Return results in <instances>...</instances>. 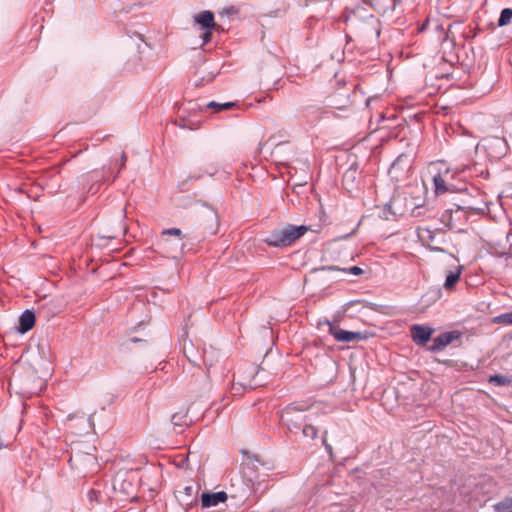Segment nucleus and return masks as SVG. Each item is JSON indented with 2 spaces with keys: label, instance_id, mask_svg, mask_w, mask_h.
<instances>
[{
  "label": "nucleus",
  "instance_id": "obj_6",
  "mask_svg": "<svg viewBox=\"0 0 512 512\" xmlns=\"http://www.w3.org/2000/svg\"><path fill=\"white\" fill-rule=\"evenodd\" d=\"M319 329H327L328 333L333 335L339 342H352L357 339H362L361 333L340 329L332 325L329 321L320 322Z\"/></svg>",
  "mask_w": 512,
  "mask_h": 512
},
{
  "label": "nucleus",
  "instance_id": "obj_27",
  "mask_svg": "<svg viewBox=\"0 0 512 512\" xmlns=\"http://www.w3.org/2000/svg\"><path fill=\"white\" fill-rule=\"evenodd\" d=\"M232 106H234V103H232V102H227V103H223V104H219V103H216V102H210L208 104V107L215 108L217 111L218 110H222V109H227V108H230Z\"/></svg>",
  "mask_w": 512,
  "mask_h": 512
},
{
  "label": "nucleus",
  "instance_id": "obj_2",
  "mask_svg": "<svg viewBox=\"0 0 512 512\" xmlns=\"http://www.w3.org/2000/svg\"><path fill=\"white\" fill-rule=\"evenodd\" d=\"M184 235L179 228H169L161 232L160 246L167 255L181 253L185 247Z\"/></svg>",
  "mask_w": 512,
  "mask_h": 512
},
{
  "label": "nucleus",
  "instance_id": "obj_30",
  "mask_svg": "<svg viewBox=\"0 0 512 512\" xmlns=\"http://www.w3.org/2000/svg\"><path fill=\"white\" fill-rule=\"evenodd\" d=\"M126 160H127V156H126V154L124 152H122L120 154L119 159H118V163H119L120 169L125 166Z\"/></svg>",
  "mask_w": 512,
  "mask_h": 512
},
{
  "label": "nucleus",
  "instance_id": "obj_29",
  "mask_svg": "<svg viewBox=\"0 0 512 512\" xmlns=\"http://www.w3.org/2000/svg\"><path fill=\"white\" fill-rule=\"evenodd\" d=\"M206 218L208 220L212 221L213 224H215V226L218 225L217 215H216V213L213 210H207L206 211Z\"/></svg>",
  "mask_w": 512,
  "mask_h": 512
},
{
  "label": "nucleus",
  "instance_id": "obj_4",
  "mask_svg": "<svg viewBox=\"0 0 512 512\" xmlns=\"http://www.w3.org/2000/svg\"><path fill=\"white\" fill-rule=\"evenodd\" d=\"M483 148L490 157L492 158H501L506 153V142L504 139L499 137H490L483 139L478 145L476 149Z\"/></svg>",
  "mask_w": 512,
  "mask_h": 512
},
{
  "label": "nucleus",
  "instance_id": "obj_10",
  "mask_svg": "<svg viewBox=\"0 0 512 512\" xmlns=\"http://www.w3.org/2000/svg\"><path fill=\"white\" fill-rule=\"evenodd\" d=\"M431 171L433 172V183H434V190L437 195L443 194L449 190L448 186L446 185L447 177L450 174V169L448 167H445L444 169L437 168L436 165L431 167Z\"/></svg>",
  "mask_w": 512,
  "mask_h": 512
},
{
  "label": "nucleus",
  "instance_id": "obj_1",
  "mask_svg": "<svg viewBox=\"0 0 512 512\" xmlns=\"http://www.w3.org/2000/svg\"><path fill=\"white\" fill-rule=\"evenodd\" d=\"M322 414H325V409L321 404L292 403L282 411L281 420L292 430L299 428L302 421H316Z\"/></svg>",
  "mask_w": 512,
  "mask_h": 512
},
{
  "label": "nucleus",
  "instance_id": "obj_32",
  "mask_svg": "<svg viewBox=\"0 0 512 512\" xmlns=\"http://www.w3.org/2000/svg\"><path fill=\"white\" fill-rule=\"evenodd\" d=\"M326 435H327V432H324V435H323V445L325 446V449L330 453L332 454V447L330 444L327 443V440H326Z\"/></svg>",
  "mask_w": 512,
  "mask_h": 512
},
{
  "label": "nucleus",
  "instance_id": "obj_20",
  "mask_svg": "<svg viewBox=\"0 0 512 512\" xmlns=\"http://www.w3.org/2000/svg\"><path fill=\"white\" fill-rule=\"evenodd\" d=\"M192 494L193 488L191 486H187L183 489V491L178 492L177 498L181 503L185 505H190L193 502V500H189L188 498L191 497Z\"/></svg>",
  "mask_w": 512,
  "mask_h": 512
},
{
  "label": "nucleus",
  "instance_id": "obj_18",
  "mask_svg": "<svg viewBox=\"0 0 512 512\" xmlns=\"http://www.w3.org/2000/svg\"><path fill=\"white\" fill-rule=\"evenodd\" d=\"M453 340L451 334H442L434 340V350H439L450 344Z\"/></svg>",
  "mask_w": 512,
  "mask_h": 512
},
{
  "label": "nucleus",
  "instance_id": "obj_3",
  "mask_svg": "<svg viewBox=\"0 0 512 512\" xmlns=\"http://www.w3.org/2000/svg\"><path fill=\"white\" fill-rule=\"evenodd\" d=\"M430 250L432 251H438L442 254L441 258L439 259L443 264H445L448 267L454 268L453 271H450L446 277V281L444 283V287L446 289H451L454 287V285L457 283V281L460 278L461 272H462V266L458 264V259L449 253H445V251L439 247H434L429 245Z\"/></svg>",
  "mask_w": 512,
  "mask_h": 512
},
{
  "label": "nucleus",
  "instance_id": "obj_7",
  "mask_svg": "<svg viewBox=\"0 0 512 512\" xmlns=\"http://www.w3.org/2000/svg\"><path fill=\"white\" fill-rule=\"evenodd\" d=\"M134 474L126 471L118 472L113 480V488L123 495H130L134 491Z\"/></svg>",
  "mask_w": 512,
  "mask_h": 512
},
{
  "label": "nucleus",
  "instance_id": "obj_8",
  "mask_svg": "<svg viewBox=\"0 0 512 512\" xmlns=\"http://www.w3.org/2000/svg\"><path fill=\"white\" fill-rule=\"evenodd\" d=\"M193 21L201 28L206 29L202 39L204 43H208L211 40V31L216 27L213 13L210 11H202L193 16Z\"/></svg>",
  "mask_w": 512,
  "mask_h": 512
},
{
  "label": "nucleus",
  "instance_id": "obj_9",
  "mask_svg": "<svg viewBox=\"0 0 512 512\" xmlns=\"http://www.w3.org/2000/svg\"><path fill=\"white\" fill-rule=\"evenodd\" d=\"M412 160L409 155L401 154L393 162L389 170V174L393 179L400 180L408 175Z\"/></svg>",
  "mask_w": 512,
  "mask_h": 512
},
{
  "label": "nucleus",
  "instance_id": "obj_24",
  "mask_svg": "<svg viewBox=\"0 0 512 512\" xmlns=\"http://www.w3.org/2000/svg\"><path fill=\"white\" fill-rule=\"evenodd\" d=\"M512 19V9L505 8L502 10L499 20H498V26L502 27L507 25L510 20Z\"/></svg>",
  "mask_w": 512,
  "mask_h": 512
},
{
  "label": "nucleus",
  "instance_id": "obj_17",
  "mask_svg": "<svg viewBox=\"0 0 512 512\" xmlns=\"http://www.w3.org/2000/svg\"><path fill=\"white\" fill-rule=\"evenodd\" d=\"M43 354H44V349L43 348L41 349L40 347H38L37 350H31L28 352L29 360L33 364L35 369H36V367L44 364L45 360H44Z\"/></svg>",
  "mask_w": 512,
  "mask_h": 512
},
{
  "label": "nucleus",
  "instance_id": "obj_22",
  "mask_svg": "<svg viewBox=\"0 0 512 512\" xmlns=\"http://www.w3.org/2000/svg\"><path fill=\"white\" fill-rule=\"evenodd\" d=\"M318 431L316 427L312 424H305L302 428V435L307 439H315L317 437Z\"/></svg>",
  "mask_w": 512,
  "mask_h": 512
},
{
  "label": "nucleus",
  "instance_id": "obj_11",
  "mask_svg": "<svg viewBox=\"0 0 512 512\" xmlns=\"http://www.w3.org/2000/svg\"><path fill=\"white\" fill-rule=\"evenodd\" d=\"M259 467V461L254 457H247L242 464L243 477L250 483L254 484L261 481V476L257 470Z\"/></svg>",
  "mask_w": 512,
  "mask_h": 512
},
{
  "label": "nucleus",
  "instance_id": "obj_39",
  "mask_svg": "<svg viewBox=\"0 0 512 512\" xmlns=\"http://www.w3.org/2000/svg\"><path fill=\"white\" fill-rule=\"evenodd\" d=\"M189 360L192 361V363H195V360L191 359L189 356H188Z\"/></svg>",
  "mask_w": 512,
  "mask_h": 512
},
{
  "label": "nucleus",
  "instance_id": "obj_33",
  "mask_svg": "<svg viewBox=\"0 0 512 512\" xmlns=\"http://www.w3.org/2000/svg\"><path fill=\"white\" fill-rule=\"evenodd\" d=\"M349 272L354 275H360L363 271L361 268L354 266V267L350 268Z\"/></svg>",
  "mask_w": 512,
  "mask_h": 512
},
{
  "label": "nucleus",
  "instance_id": "obj_14",
  "mask_svg": "<svg viewBox=\"0 0 512 512\" xmlns=\"http://www.w3.org/2000/svg\"><path fill=\"white\" fill-rule=\"evenodd\" d=\"M369 20L371 23H375L376 20L372 15L366 13L365 7H357L350 15L346 17L347 22H351L356 25L358 21Z\"/></svg>",
  "mask_w": 512,
  "mask_h": 512
},
{
  "label": "nucleus",
  "instance_id": "obj_37",
  "mask_svg": "<svg viewBox=\"0 0 512 512\" xmlns=\"http://www.w3.org/2000/svg\"><path fill=\"white\" fill-rule=\"evenodd\" d=\"M420 237H421V239H422V241H423V242H426V241H427V239H426V237H425L424 233H423V234H421V235H420Z\"/></svg>",
  "mask_w": 512,
  "mask_h": 512
},
{
  "label": "nucleus",
  "instance_id": "obj_25",
  "mask_svg": "<svg viewBox=\"0 0 512 512\" xmlns=\"http://www.w3.org/2000/svg\"><path fill=\"white\" fill-rule=\"evenodd\" d=\"M214 351L212 349H204V362L205 364L211 366L214 362Z\"/></svg>",
  "mask_w": 512,
  "mask_h": 512
},
{
  "label": "nucleus",
  "instance_id": "obj_15",
  "mask_svg": "<svg viewBox=\"0 0 512 512\" xmlns=\"http://www.w3.org/2000/svg\"><path fill=\"white\" fill-rule=\"evenodd\" d=\"M34 324L35 314L30 310H26L19 318L18 331L21 333H26L33 328Z\"/></svg>",
  "mask_w": 512,
  "mask_h": 512
},
{
  "label": "nucleus",
  "instance_id": "obj_31",
  "mask_svg": "<svg viewBox=\"0 0 512 512\" xmlns=\"http://www.w3.org/2000/svg\"><path fill=\"white\" fill-rule=\"evenodd\" d=\"M183 418V415L179 414V413H176L172 416V422L175 424V425H180V422Z\"/></svg>",
  "mask_w": 512,
  "mask_h": 512
},
{
  "label": "nucleus",
  "instance_id": "obj_13",
  "mask_svg": "<svg viewBox=\"0 0 512 512\" xmlns=\"http://www.w3.org/2000/svg\"><path fill=\"white\" fill-rule=\"evenodd\" d=\"M413 340L420 345H424L430 339L432 330L426 327L415 325L411 329Z\"/></svg>",
  "mask_w": 512,
  "mask_h": 512
},
{
  "label": "nucleus",
  "instance_id": "obj_34",
  "mask_svg": "<svg viewBox=\"0 0 512 512\" xmlns=\"http://www.w3.org/2000/svg\"><path fill=\"white\" fill-rule=\"evenodd\" d=\"M321 270H337L336 267L330 266V267H323Z\"/></svg>",
  "mask_w": 512,
  "mask_h": 512
},
{
  "label": "nucleus",
  "instance_id": "obj_26",
  "mask_svg": "<svg viewBox=\"0 0 512 512\" xmlns=\"http://www.w3.org/2000/svg\"><path fill=\"white\" fill-rule=\"evenodd\" d=\"M354 178H355V171H347L344 174L343 183L346 188H349V185L354 181Z\"/></svg>",
  "mask_w": 512,
  "mask_h": 512
},
{
  "label": "nucleus",
  "instance_id": "obj_16",
  "mask_svg": "<svg viewBox=\"0 0 512 512\" xmlns=\"http://www.w3.org/2000/svg\"><path fill=\"white\" fill-rule=\"evenodd\" d=\"M397 0H372L370 4L377 10L379 13L386 14L390 11H393Z\"/></svg>",
  "mask_w": 512,
  "mask_h": 512
},
{
  "label": "nucleus",
  "instance_id": "obj_35",
  "mask_svg": "<svg viewBox=\"0 0 512 512\" xmlns=\"http://www.w3.org/2000/svg\"><path fill=\"white\" fill-rule=\"evenodd\" d=\"M424 233L428 234V237H429V239H430V240H432V239H433V236H432L431 231L426 230V231H424Z\"/></svg>",
  "mask_w": 512,
  "mask_h": 512
},
{
  "label": "nucleus",
  "instance_id": "obj_21",
  "mask_svg": "<svg viewBox=\"0 0 512 512\" xmlns=\"http://www.w3.org/2000/svg\"><path fill=\"white\" fill-rule=\"evenodd\" d=\"M264 242L270 246L282 247L281 239L277 230L272 231L270 235L264 239Z\"/></svg>",
  "mask_w": 512,
  "mask_h": 512
},
{
  "label": "nucleus",
  "instance_id": "obj_19",
  "mask_svg": "<svg viewBox=\"0 0 512 512\" xmlns=\"http://www.w3.org/2000/svg\"><path fill=\"white\" fill-rule=\"evenodd\" d=\"M489 382L498 386L512 385V378L504 375H493L489 378Z\"/></svg>",
  "mask_w": 512,
  "mask_h": 512
},
{
  "label": "nucleus",
  "instance_id": "obj_12",
  "mask_svg": "<svg viewBox=\"0 0 512 512\" xmlns=\"http://www.w3.org/2000/svg\"><path fill=\"white\" fill-rule=\"evenodd\" d=\"M227 498V494L223 491L216 493H203L201 495V503L203 507H212L219 503H224Z\"/></svg>",
  "mask_w": 512,
  "mask_h": 512
},
{
  "label": "nucleus",
  "instance_id": "obj_5",
  "mask_svg": "<svg viewBox=\"0 0 512 512\" xmlns=\"http://www.w3.org/2000/svg\"><path fill=\"white\" fill-rule=\"evenodd\" d=\"M276 230L280 236L282 247H285L291 245L294 241L303 236L309 230V227L305 225H287Z\"/></svg>",
  "mask_w": 512,
  "mask_h": 512
},
{
  "label": "nucleus",
  "instance_id": "obj_23",
  "mask_svg": "<svg viewBox=\"0 0 512 512\" xmlns=\"http://www.w3.org/2000/svg\"><path fill=\"white\" fill-rule=\"evenodd\" d=\"M496 512H512V498H507L494 506Z\"/></svg>",
  "mask_w": 512,
  "mask_h": 512
},
{
  "label": "nucleus",
  "instance_id": "obj_38",
  "mask_svg": "<svg viewBox=\"0 0 512 512\" xmlns=\"http://www.w3.org/2000/svg\"><path fill=\"white\" fill-rule=\"evenodd\" d=\"M375 32H376V35L378 36L379 35V30L377 28L375 29Z\"/></svg>",
  "mask_w": 512,
  "mask_h": 512
},
{
  "label": "nucleus",
  "instance_id": "obj_28",
  "mask_svg": "<svg viewBox=\"0 0 512 512\" xmlns=\"http://www.w3.org/2000/svg\"><path fill=\"white\" fill-rule=\"evenodd\" d=\"M495 321L498 323H507L512 324V312L502 314L495 318Z\"/></svg>",
  "mask_w": 512,
  "mask_h": 512
},
{
  "label": "nucleus",
  "instance_id": "obj_36",
  "mask_svg": "<svg viewBox=\"0 0 512 512\" xmlns=\"http://www.w3.org/2000/svg\"><path fill=\"white\" fill-rule=\"evenodd\" d=\"M236 385H237V384H236V383H234V384H233V387H232V389H233V391H235V393L239 391V389L237 388V386H236Z\"/></svg>",
  "mask_w": 512,
  "mask_h": 512
}]
</instances>
